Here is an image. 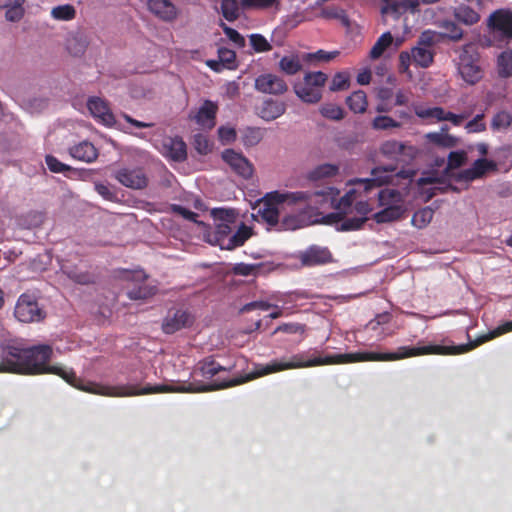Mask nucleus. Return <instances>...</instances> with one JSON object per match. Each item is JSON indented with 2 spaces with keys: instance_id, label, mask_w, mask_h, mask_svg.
I'll return each mask as SVG.
<instances>
[{
  "instance_id": "nucleus-1",
  "label": "nucleus",
  "mask_w": 512,
  "mask_h": 512,
  "mask_svg": "<svg viewBox=\"0 0 512 512\" xmlns=\"http://www.w3.org/2000/svg\"><path fill=\"white\" fill-rule=\"evenodd\" d=\"M394 170L392 167L375 168L370 178H357L350 182L354 187L341 197L336 208L345 215L355 209L359 216L344 220L341 223L342 230L360 228L366 216L374 210L375 204L382 208L373 215L378 223L399 219L405 212L403 203L410 186L413 187L415 195L425 202L442 190L443 177L437 172L425 173L413 183L414 170L404 169L393 173Z\"/></svg>"
},
{
  "instance_id": "nucleus-6",
  "label": "nucleus",
  "mask_w": 512,
  "mask_h": 512,
  "mask_svg": "<svg viewBox=\"0 0 512 512\" xmlns=\"http://www.w3.org/2000/svg\"><path fill=\"white\" fill-rule=\"evenodd\" d=\"M457 73L468 85L478 83L483 77L480 56L474 44H466L458 51Z\"/></svg>"
},
{
  "instance_id": "nucleus-35",
  "label": "nucleus",
  "mask_w": 512,
  "mask_h": 512,
  "mask_svg": "<svg viewBox=\"0 0 512 512\" xmlns=\"http://www.w3.org/2000/svg\"><path fill=\"white\" fill-rule=\"evenodd\" d=\"M279 69L287 75H295L302 70V63L298 55L284 56L279 62Z\"/></svg>"
},
{
  "instance_id": "nucleus-18",
  "label": "nucleus",
  "mask_w": 512,
  "mask_h": 512,
  "mask_svg": "<svg viewBox=\"0 0 512 512\" xmlns=\"http://www.w3.org/2000/svg\"><path fill=\"white\" fill-rule=\"evenodd\" d=\"M468 3L460 2L453 8L455 19L465 25H474L480 20L478 9L480 8L479 0H467Z\"/></svg>"
},
{
  "instance_id": "nucleus-44",
  "label": "nucleus",
  "mask_w": 512,
  "mask_h": 512,
  "mask_svg": "<svg viewBox=\"0 0 512 512\" xmlns=\"http://www.w3.org/2000/svg\"><path fill=\"white\" fill-rule=\"evenodd\" d=\"M320 16L325 19H337L344 26H349V19L342 8L336 6L322 8Z\"/></svg>"
},
{
  "instance_id": "nucleus-20",
  "label": "nucleus",
  "mask_w": 512,
  "mask_h": 512,
  "mask_svg": "<svg viewBox=\"0 0 512 512\" xmlns=\"http://www.w3.org/2000/svg\"><path fill=\"white\" fill-rule=\"evenodd\" d=\"M301 263L305 266L323 265L333 262V257L328 248L311 246L299 256Z\"/></svg>"
},
{
  "instance_id": "nucleus-45",
  "label": "nucleus",
  "mask_w": 512,
  "mask_h": 512,
  "mask_svg": "<svg viewBox=\"0 0 512 512\" xmlns=\"http://www.w3.org/2000/svg\"><path fill=\"white\" fill-rule=\"evenodd\" d=\"M372 128L375 130H389L398 129L401 127V123L396 121L390 116L380 115L373 119Z\"/></svg>"
},
{
  "instance_id": "nucleus-28",
  "label": "nucleus",
  "mask_w": 512,
  "mask_h": 512,
  "mask_svg": "<svg viewBox=\"0 0 512 512\" xmlns=\"http://www.w3.org/2000/svg\"><path fill=\"white\" fill-rule=\"evenodd\" d=\"M25 0H0V10L4 11V16L7 21L18 22L25 13L24 10Z\"/></svg>"
},
{
  "instance_id": "nucleus-34",
  "label": "nucleus",
  "mask_w": 512,
  "mask_h": 512,
  "mask_svg": "<svg viewBox=\"0 0 512 512\" xmlns=\"http://www.w3.org/2000/svg\"><path fill=\"white\" fill-rule=\"evenodd\" d=\"M346 103L354 113H364L368 106L366 94L362 90L353 92L346 99Z\"/></svg>"
},
{
  "instance_id": "nucleus-21",
  "label": "nucleus",
  "mask_w": 512,
  "mask_h": 512,
  "mask_svg": "<svg viewBox=\"0 0 512 512\" xmlns=\"http://www.w3.org/2000/svg\"><path fill=\"white\" fill-rule=\"evenodd\" d=\"M161 152L165 157L176 162H182L187 157L186 144L178 137L165 138Z\"/></svg>"
},
{
  "instance_id": "nucleus-22",
  "label": "nucleus",
  "mask_w": 512,
  "mask_h": 512,
  "mask_svg": "<svg viewBox=\"0 0 512 512\" xmlns=\"http://www.w3.org/2000/svg\"><path fill=\"white\" fill-rule=\"evenodd\" d=\"M115 177L122 185L132 189H143L148 183L146 175L139 169H121L116 172Z\"/></svg>"
},
{
  "instance_id": "nucleus-57",
  "label": "nucleus",
  "mask_w": 512,
  "mask_h": 512,
  "mask_svg": "<svg viewBox=\"0 0 512 512\" xmlns=\"http://www.w3.org/2000/svg\"><path fill=\"white\" fill-rule=\"evenodd\" d=\"M437 33L431 30L424 31L417 42V45L422 47H427L431 49V47L436 43Z\"/></svg>"
},
{
  "instance_id": "nucleus-30",
  "label": "nucleus",
  "mask_w": 512,
  "mask_h": 512,
  "mask_svg": "<svg viewBox=\"0 0 512 512\" xmlns=\"http://www.w3.org/2000/svg\"><path fill=\"white\" fill-rule=\"evenodd\" d=\"M88 43L85 33L81 31L72 32L66 38V49L73 56H81L86 51Z\"/></svg>"
},
{
  "instance_id": "nucleus-58",
  "label": "nucleus",
  "mask_w": 512,
  "mask_h": 512,
  "mask_svg": "<svg viewBox=\"0 0 512 512\" xmlns=\"http://www.w3.org/2000/svg\"><path fill=\"white\" fill-rule=\"evenodd\" d=\"M219 60L226 68H231V65L234 63L236 54L234 51L227 48H220L218 50Z\"/></svg>"
},
{
  "instance_id": "nucleus-42",
  "label": "nucleus",
  "mask_w": 512,
  "mask_h": 512,
  "mask_svg": "<svg viewBox=\"0 0 512 512\" xmlns=\"http://www.w3.org/2000/svg\"><path fill=\"white\" fill-rule=\"evenodd\" d=\"M320 114L330 120L339 121L344 118V110L336 104L325 103L319 108Z\"/></svg>"
},
{
  "instance_id": "nucleus-7",
  "label": "nucleus",
  "mask_w": 512,
  "mask_h": 512,
  "mask_svg": "<svg viewBox=\"0 0 512 512\" xmlns=\"http://www.w3.org/2000/svg\"><path fill=\"white\" fill-rule=\"evenodd\" d=\"M327 79L321 71L307 72L302 80L294 82L293 91L303 103L316 104L322 99V87Z\"/></svg>"
},
{
  "instance_id": "nucleus-59",
  "label": "nucleus",
  "mask_w": 512,
  "mask_h": 512,
  "mask_svg": "<svg viewBox=\"0 0 512 512\" xmlns=\"http://www.w3.org/2000/svg\"><path fill=\"white\" fill-rule=\"evenodd\" d=\"M172 210L183 218L193 221L202 227H206L203 222L197 221V214L179 205H174Z\"/></svg>"
},
{
  "instance_id": "nucleus-24",
  "label": "nucleus",
  "mask_w": 512,
  "mask_h": 512,
  "mask_svg": "<svg viewBox=\"0 0 512 512\" xmlns=\"http://www.w3.org/2000/svg\"><path fill=\"white\" fill-rule=\"evenodd\" d=\"M384 5L381 8L383 15H392L398 17L406 11L415 12L419 6V0H383Z\"/></svg>"
},
{
  "instance_id": "nucleus-13",
  "label": "nucleus",
  "mask_w": 512,
  "mask_h": 512,
  "mask_svg": "<svg viewBox=\"0 0 512 512\" xmlns=\"http://www.w3.org/2000/svg\"><path fill=\"white\" fill-rule=\"evenodd\" d=\"M14 314L15 317L23 323L40 321L45 316L34 297L27 294H23L19 297Z\"/></svg>"
},
{
  "instance_id": "nucleus-64",
  "label": "nucleus",
  "mask_w": 512,
  "mask_h": 512,
  "mask_svg": "<svg viewBox=\"0 0 512 512\" xmlns=\"http://www.w3.org/2000/svg\"><path fill=\"white\" fill-rule=\"evenodd\" d=\"M95 190L106 200H113L115 198L114 192L103 183H95Z\"/></svg>"
},
{
  "instance_id": "nucleus-36",
  "label": "nucleus",
  "mask_w": 512,
  "mask_h": 512,
  "mask_svg": "<svg viewBox=\"0 0 512 512\" xmlns=\"http://www.w3.org/2000/svg\"><path fill=\"white\" fill-rule=\"evenodd\" d=\"M257 309L262 310V311H268L270 309H273V311L268 316L270 319H276L282 315V310L280 307H278L276 305H271L270 303L264 302V301H256V302L248 303L241 309V311L248 312V311L257 310Z\"/></svg>"
},
{
  "instance_id": "nucleus-23",
  "label": "nucleus",
  "mask_w": 512,
  "mask_h": 512,
  "mask_svg": "<svg viewBox=\"0 0 512 512\" xmlns=\"http://www.w3.org/2000/svg\"><path fill=\"white\" fill-rule=\"evenodd\" d=\"M495 163L487 159H478L473 166L459 172L457 179L460 181L470 182L483 177L487 172L494 170Z\"/></svg>"
},
{
  "instance_id": "nucleus-27",
  "label": "nucleus",
  "mask_w": 512,
  "mask_h": 512,
  "mask_svg": "<svg viewBox=\"0 0 512 512\" xmlns=\"http://www.w3.org/2000/svg\"><path fill=\"white\" fill-rule=\"evenodd\" d=\"M286 111V104L281 101L268 99L258 109V115L265 121H273Z\"/></svg>"
},
{
  "instance_id": "nucleus-33",
  "label": "nucleus",
  "mask_w": 512,
  "mask_h": 512,
  "mask_svg": "<svg viewBox=\"0 0 512 512\" xmlns=\"http://www.w3.org/2000/svg\"><path fill=\"white\" fill-rule=\"evenodd\" d=\"M496 69L501 78L512 77V50H505L498 55Z\"/></svg>"
},
{
  "instance_id": "nucleus-53",
  "label": "nucleus",
  "mask_w": 512,
  "mask_h": 512,
  "mask_svg": "<svg viewBox=\"0 0 512 512\" xmlns=\"http://www.w3.org/2000/svg\"><path fill=\"white\" fill-rule=\"evenodd\" d=\"M194 147L200 154H208L211 149L212 145L208 138L203 134H197L194 137Z\"/></svg>"
},
{
  "instance_id": "nucleus-63",
  "label": "nucleus",
  "mask_w": 512,
  "mask_h": 512,
  "mask_svg": "<svg viewBox=\"0 0 512 512\" xmlns=\"http://www.w3.org/2000/svg\"><path fill=\"white\" fill-rule=\"evenodd\" d=\"M276 331H282L291 335L301 336L304 332V327L300 324H285L280 326Z\"/></svg>"
},
{
  "instance_id": "nucleus-55",
  "label": "nucleus",
  "mask_w": 512,
  "mask_h": 512,
  "mask_svg": "<svg viewBox=\"0 0 512 512\" xmlns=\"http://www.w3.org/2000/svg\"><path fill=\"white\" fill-rule=\"evenodd\" d=\"M223 28L225 35L231 40L234 44L239 47H243L245 45V39L242 35H240L235 29L228 27L223 22L220 24Z\"/></svg>"
},
{
  "instance_id": "nucleus-47",
  "label": "nucleus",
  "mask_w": 512,
  "mask_h": 512,
  "mask_svg": "<svg viewBox=\"0 0 512 512\" xmlns=\"http://www.w3.org/2000/svg\"><path fill=\"white\" fill-rule=\"evenodd\" d=\"M441 27L445 30L444 36L452 41H459L463 37V30L453 21H443Z\"/></svg>"
},
{
  "instance_id": "nucleus-14",
  "label": "nucleus",
  "mask_w": 512,
  "mask_h": 512,
  "mask_svg": "<svg viewBox=\"0 0 512 512\" xmlns=\"http://www.w3.org/2000/svg\"><path fill=\"white\" fill-rule=\"evenodd\" d=\"M254 87L264 94L282 95L288 90L285 80L272 73H264L255 79Z\"/></svg>"
},
{
  "instance_id": "nucleus-25",
  "label": "nucleus",
  "mask_w": 512,
  "mask_h": 512,
  "mask_svg": "<svg viewBox=\"0 0 512 512\" xmlns=\"http://www.w3.org/2000/svg\"><path fill=\"white\" fill-rule=\"evenodd\" d=\"M425 139L428 143L441 147V148H453L457 146L459 140L456 136L448 132L447 126H442L437 132H430L425 135Z\"/></svg>"
},
{
  "instance_id": "nucleus-9",
  "label": "nucleus",
  "mask_w": 512,
  "mask_h": 512,
  "mask_svg": "<svg viewBox=\"0 0 512 512\" xmlns=\"http://www.w3.org/2000/svg\"><path fill=\"white\" fill-rule=\"evenodd\" d=\"M398 60L399 72L405 74L409 79H412L413 74L410 70L411 64L422 68L429 67L433 62V52L427 47L416 45L409 51H402L399 54Z\"/></svg>"
},
{
  "instance_id": "nucleus-40",
  "label": "nucleus",
  "mask_w": 512,
  "mask_h": 512,
  "mask_svg": "<svg viewBox=\"0 0 512 512\" xmlns=\"http://www.w3.org/2000/svg\"><path fill=\"white\" fill-rule=\"evenodd\" d=\"M512 124V115L507 111L497 112L491 120V128L494 131L506 130Z\"/></svg>"
},
{
  "instance_id": "nucleus-50",
  "label": "nucleus",
  "mask_w": 512,
  "mask_h": 512,
  "mask_svg": "<svg viewBox=\"0 0 512 512\" xmlns=\"http://www.w3.org/2000/svg\"><path fill=\"white\" fill-rule=\"evenodd\" d=\"M467 133H479L486 130L484 114H477L472 120L465 124Z\"/></svg>"
},
{
  "instance_id": "nucleus-8",
  "label": "nucleus",
  "mask_w": 512,
  "mask_h": 512,
  "mask_svg": "<svg viewBox=\"0 0 512 512\" xmlns=\"http://www.w3.org/2000/svg\"><path fill=\"white\" fill-rule=\"evenodd\" d=\"M490 44L503 47L512 40V11L499 9L488 20Z\"/></svg>"
},
{
  "instance_id": "nucleus-56",
  "label": "nucleus",
  "mask_w": 512,
  "mask_h": 512,
  "mask_svg": "<svg viewBox=\"0 0 512 512\" xmlns=\"http://www.w3.org/2000/svg\"><path fill=\"white\" fill-rule=\"evenodd\" d=\"M218 135L223 144L232 143L236 139V131L230 126H221L218 129Z\"/></svg>"
},
{
  "instance_id": "nucleus-52",
  "label": "nucleus",
  "mask_w": 512,
  "mask_h": 512,
  "mask_svg": "<svg viewBox=\"0 0 512 512\" xmlns=\"http://www.w3.org/2000/svg\"><path fill=\"white\" fill-rule=\"evenodd\" d=\"M392 96V90L389 88H380L377 92V98L381 103L376 107L377 112H389L391 107L387 105L386 101Z\"/></svg>"
},
{
  "instance_id": "nucleus-48",
  "label": "nucleus",
  "mask_w": 512,
  "mask_h": 512,
  "mask_svg": "<svg viewBox=\"0 0 512 512\" xmlns=\"http://www.w3.org/2000/svg\"><path fill=\"white\" fill-rule=\"evenodd\" d=\"M349 87V76L345 72H338L333 76L330 90L333 92L346 90Z\"/></svg>"
},
{
  "instance_id": "nucleus-10",
  "label": "nucleus",
  "mask_w": 512,
  "mask_h": 512,
  "mask_svg": "<svg viewBox=\"0 0 512 512\" xmlns=\"http://www.w3.org/2000/svg\"><path fill=\"white\" fill-rule=\"evenodd\" d=\"M414 113L417 117L422 120H428L433 123L448 121L453 126H461L464 120L468 117V114H455L453 112L445 110L440 106H425L417 104L413 106Z\"/></svg>"
},
{
  "instance_id": "nucleus-31",
  "label": "nucleus",
  "mask_w": 512,
  "mask_h": 512,
  "mask_svg": "<svg viewBox=\"0 0 512 512\" xmlns=\"http://www.w3.org/2000/svg\"><path fill=\"white\" fill-rule=\"evenodd\" d=\"M70 155L83 162L91 163L98 157L97 149L90 142H81L69 149Z\"/></svg>"
},
{
  "instance_id": "nucleus-41",
  "label": "nucleus",
  "mask_w": 512,
  "mask_h": 512,
  "mask_svg": "<svg viewBox=\"0 0 512 512\" xmlns=\"http://www.w3.org/2000/svg\"><path fill=\"white\" fill-rule=\"evenodd\" d=\"M434 211L430 207H425L414 213L412 217L413 226L422 229L425 228L432 220Z\"/></svg>"
},
{
  "instance_id": "nucleus-11",
  "label": "nucleus",
  "mask_w": 512,
  "mask_h": 512,
  "mask_svg": "<svg viewBox=\"0 0 512 512\" xmlns=\"http://www.w3.org/2000/svg\"><path fill=\"white\" fill-rule=\"evenodd\" d=\"M379 153L389 160L408 163L416 157L417 149L408 143L390 139L381 143Z\"/></svg>"
},
{
  "instance_id": "nucleus-32",
  "label": "nucleus",
  "mask_w": 512,
  "mask_h": 512,
  "mask_svg": "<svg viewBox=\"0 0 512 512\" xmlns=\"http://www.w3.org/2000/svg\"><path fill=\"white\" fill-rule=\"evenodd\" d=\"M244 10L278 11L280 0H239Z\"/></svg>"
},
{
  "instance_id": "nucleus-17",
  "label": "nucleus",
  "mask_w": 512,
  "mask_h": 512,
  "mask_svg": "<svg viewBox=\"0 0 512 512\" xmlns=\"http://www.w3.org/2000/svg\"><path fill=\"white\" fill-rule=\"evenodd\" d=\"M87 108L90 114L103 125L110 127L115 124V117L104 99L90 97L87 101Z\"/></svg>"
},
{
  "instance_id": "nucleus-15",
  "label": "nucleus",
  "mask_w": 512,
  "mask_h": 512,
  "mask_svg": "<svg viewBox=\"0 0 512 512\" xmlns=\"http://www.w3.org/2000/svg\"><path fill=\"white\" fill-rule=\"evenodd\" d=\"M222 159L239 176L248 179L254 172L251 162L241 153L227 149L222 153Z\"/></svg>"
},
{
  "instance_id": "nucleus-5",
  "label": "nucleus",
  "mask_w": 512,
  "mask_h": 512,
  "mask_svg": "<svg viewBox=\"0 0 512 512\" xmlns=\"http://www.w3.org/2000/svg\"><path fill=\"white\" fill-rule=\"evenodd\" d=\"M77 347L66 346L62 339H51L43 343L27 347L23 339L13 338L7 331L0 330V349L9 352H65Z\"/></svg>"
},
{
  "instance_id": "nucleus-12",
  "label": "nucleus",
  "mask_w": 512,
  "mask_h": 512,
  "mask_svg": "<svg viewBox=\"0 0 512 512\" xmlns=\"http://www.w3.org/2000/svg\"><path fill=\"white\" fill-rule=\"evenodd\" d=\"M120 278L135 285L134 288L129 289L127 292L128 297L132 300L147 299L156 292L155 287L144 284L147 275L143 270L122 271Z\"/></svg>"
},
{
  "instance_id": "nucleus-3",
  "label": "nucleus",
  "mask_w": 512,
  "mask_h": 512,
  "mask_svg": "<svg viewBox=\"0 0 512 512\" xmlns=\"http://www.w3.org/2000/svg\"><path fill=\"white\" fill-rule=\"evenodd\" d=\"M51 354H5L0 361V373L15 374H56L65 379L69 384L98 395L110 397L136 396V385L128 384L121 386H104L95 383H88L80 386L75 373L72 370H65L60 366L50 364Z\"/></svg>"
},
{
  "instance_id": "nucleus-26",
  "label": "nucleus",
  "mask_w": 512,
  "mask_h": 512,
  "mask_svg": "<svg viewBox=\"0 0 512 512\" xmlns=\"http://www.w3.org/2000/svg\"><path fill=\"white\" fill-rule=\"evenodd\" d=\"M217 110L218 106L216 103L210 100H205L202 106L199 108L194 119L203 128L211 129L215 126V116Z\"/></svg>"
},
{
  "instance_id": "nucleus-46",
  "label": "nucleus",
  "mask_w": 512,
  "mask_h": 512,
  "mask_svg": "<svg viewBox=\"0 0 512 512\" xmlns=\"http://www.w3.org/2000/svg\"><path fill=\"white\" fill-rule=\"evenodd\" d=\"M62 270L67 276L79 284H89L93 282V276L86 271H79L77 269H72L67 265L62 266Z\"/></svg>"
},
{
  "instance_id": "nucleus-49",
  "label": "nucleus",
  "mask_w": 512,
  "mask_h": 512,
  "mask_svg": "<svg viewBox=\"0 0 512 512\" xmlns=\"http://www.w3.org/2000/svg\"><path fill=\"white\" fill-rule=\"evenodd\" d=\"M250 44L256 52H267L272 49L268 40L260 34H252L249 37Z\"/></svg>"
},
{
  "instance_id": "nucleus-2",
  "label": "nucleus",
  "mask_w": 512,
  "mask_h": 512,
  "mask_svg": "<svg viewBox=\"0 0 512 512\" xmlns=\"http://www.w3.org/2000/svg\"><path fill=\"white\" fill-rule=\"evenodd\" d=\"M338 191L333 187H327L315 191H294L280 192L273 191L267 193L259 202L257 216H260L269 225L279 223L280 217L281 227L285 230H296L312 223L307 217V213L320 209L326 204H334ZM339 214H342L335 208Z\"/></svg>"
},
{
  "instance_id": "nucleus-29",
  "label": "nucleus",
  "mask_w": 512,
  "mask_h": 512,
  "mask_svg": "<svg viewBox=\"0 0 512 512\" xmlns=\"http://www.w3.org/2000/svg\"><path fill=\"white\" fill-rule=\"evenodd\" d=\"M339 172V166L331 163L319 164L306 173V179L317 182L336 176Z\"/></svg>"
},
{
  "instance_id": "nucleus-39",
  "label": "nucleus",
  "mask_w": 512,
  "mask_h": 512,
  "mask_svg": "<svg viewBox=\"0 0 512 512\" xmlns=\"http://www.w3.org/2000/svg\"><path fill=\"white\" fill-rule=\"evenodd\" d=\"M240 7L241 5L239 0H222L221 3L222 14L224 18L230 22L239 17Z\"/></svg>"
},
{
  "instance_id": "nucleus-38",
  "label": "nucleus",
  "mask_w": 512,
  "mask_h": 512,
  "mask_svg": "<svg viewBox=\"0 0 512 512\" xmlns=\"http://www.w3.org/2000/svg\"><path fill=\"white\" fill-rule=\"evenodd\" d=\"M392 42L393 37L390 32L382 34L371 48L369 53L370 57L372 59L379 58L384 53V51L392 44Z\"/></svg>"
},
{
  "instance_id": "nucleus-4",
  "label": "nucleus",
  "mask_w": 512,
  "mask_h": 512,
  "mask_svg": "<svg viewBox=\"0 0 512 512\" xmlns=\"http://www.w3.org/2000/svg\"><path fill=\"white\" fill-rule=\"evenodd\" d=\"M211 216L215 222V230L205 231L204 239L212 245L232 250L242 246L252 236L251 227L244 224H241L234 233L232 232L237 218L234 209L215 208L211 211Z\"/></svg>"
},
{
  "instance_id": "nucleus-51",
  "label": "nucleus",
  "mask_w": 512,
  "mask_h": 512,
  "mask_svg": "<svg viewBox=\"0 0 512 512\" xmlns=\"http://www.w3.org/2000/svg\"><path fill=\"white\" fill-rule=\"evenodd\" d=\"M467 154L464 151L451 152L448 157L447 168L452 170L461 167L466 163Z\"/></svg>"
},
{
  "instance_id": "nucleus-54",
  "label": "nucleus",
  "mask_w": 512,
  "mask_h": 512,
  "mask_svg": "<svg viewBox=\"0 0 512 512\" xmlns=\"http://www.w3.org/2000/svg\"><path fill=\"white\" fill-rule=\"evenodd\" d=\"M45 161L49 170L54 173H63L71 169L70 166L60 162L57 158L51 155H47Z\"/></svg>"
},
{
  "instance_id": "nucleus-60",
  "label": "nucleus",
  "mask_w": 512,
  "mask_h": 512,
  "mask_svg": "<svg viewBox=\"0 0 512 512\" xmlns=\"http://www.w3.org/2000/svg\"><path fill=\"white\" fill-rule=\"evenodd\" d=\"M337 54H338L337 51L325 52L323 50H319V51H317L315 53L305 54L303 56V58L306 59V60L316 59L318 61H329V60L333 59L334 57H336Z\"/></svg>"
},
{
  "instance_id": "nucleus-43",
  "label": "nucleus",
  "mask_w": 512,
  "mask_h": 512,
  "mask_svg": "<svg viewBox=\"0 0 512 512\" xmlns=\"http://www.w3.org/2000/svg\"><path fill=\"white\" fill-rule=\"evenodd\" d=\"M76 10L70 4L60 5L52 8L51 16L59 21H69L75 18Z\"/></svg>"
},
{
  "instance_id": "nucleus-62",
  "label": "nucleus",
  "mask_w": 512,
  "mask_h": 512,
  "mask_svg": "<svg viewBox=\"0 0 512 512\" xmlns=\"http://www.w3.org/2000/svg\"><path fill=\"white\" fill-rule=\"evenodd\" d=\"M262 138L261 132L259 129H249L245 134V144L246 145H256L260 142Z\"/></svg>"
},
{
  "instance_id": "nucleus-19",
  "label": "nucleus",
  "mask_w": 512,
  "mask_h": 512,
  "mask_svg": "<svg viewBox=\"0 0 512 512\" xmlns=\"http://www.w3.org/2000/svg\"><path fill=\"white\" fill-rule=\"evenodd\" d=\"M148 10L158 19L164 22H172L177 19L179 11L170 0H148Z\"/></svg>"
},
{
  "instance_id": "nucleus-37",
  "label": "nucleus",
  "mask_w": 512,
  "mask_h": 512,
  "mask_svg": "<svg viewBox=\"0 0 512 512\" xmlns=\"http://www.w3.org/2000/svg\"><path fill=\"white\" fill-rule=\"evenodd\" d=\"M401 352H463V347L448 345H426L415 348H404Z\"/></svg>"
},
{
  "instance_id": "nucleus-61",
  "label": "nucleus",
  "mask_w": 512,
  "mask_h": 512,
  "mask_svg": "<svg viewBox=\"0 0 512 512\" xmlns=\"http://www.w3.org/2000/svg\"><path fill=\"white\" fill-rule=\"evenodd\" d=\"M411 92L405 89H398L395 93V106H406L409 104Z\"/></svg>"
},
{
  "instance_id": "nucleus-16",
  "label": "nucleus",
  "mask_w": 512,
  "mask_h": 512,
  "mask_svg": "<svg viewBox=\"0 0 512 512\" xmlns=\"http://www.w3.org/2000/svg\"><path fill=\"white\" fill-rule=\"evenodd\" d=\"M194 322L193 316L185 310L169 312L164 318L162 329L166 334H173L183 328L190 327Z\"/></svg>"
}]
</instances>
